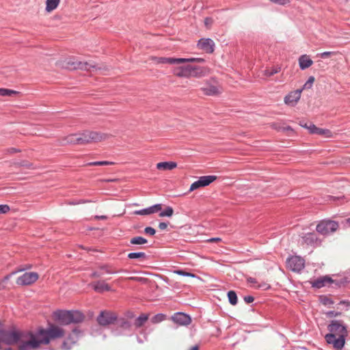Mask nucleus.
I'll use <instances>...</instances> for the list:
<instances>
[{"instance_id": "nucleus-38", "label": "nucleus", "mask_w": 350, "mask_h": 350, "mask_svg": "<svg viewBox=\"0 0 350 350\" xmlns=\"http://www.w3.org/2000/svg\"><path fill=\"white\" fill-rule=\"evenodd\" d=\"M319 300L321 303L325 306L331 305L334 303V301L329 296L326 295L320 296Z\"/></svg>"}, {"instance_id": "nucleus-52", "label": "nucleus", "mask_w": 350, "mask_h": 350, "mask_svg": "<svg viewBox=\"0 0 350 350\" xmlns=\"http://www.w3.org/2000/svg\"><path fill=\"white\" fill-rule=\"evenodd\" d=\"M334 53V52H332V51H325V52H323V53L319 54V55L321 58H327Z\"/></svg>"}, {"instance_id": "nucleus-25", "label": "nucleus", "mask_w": 350, "mask_h": 350, "mask_svg": "<svg viewBox=\"0 0 350 350\" xmlns=\"http://www.w3.org/2000/svg\"><path fill=\"white\" fill-rule=\"evenodd\" d=\"M204 94L206 96H215L219 94L218 88L213 85L208 84L207 86L201 88Z\"/></svg>"}, {"instance_id": "nucleus-39", "label": "nucleus", "mask_w": 350, "mask_h": 350, "mask_svg": "<svg viewBox=\"0 0 350 350\" xmlns=\"http://www.w3.org/2000/svg\"><path fill=\"white\" fill-rule=\"evenodd\" d=\"M94 289L96 292L100 293L111 291L110 286H94Z\"/></svg>"}, {"instance_id": "nucleus-10", "label": "nucleus", "mask_w": 350, "mask_h": 350, "mask_svg": "<svg viewBox=\"0 0 350 350\" xmlns=\"http://www.w3.org/2000/svg\"><path fill=\"white\" fill-rule=\"evenodd\" d=\"M39 278L36 272H25L21 275L16 278V284H33Z\"/></svg>"}, {"instance_id": "nucleus-17", "label": "nucleus", "mask_w": 350, "mask_h": 350, "mask_svg": "<svg viewBox=\"0 0 350 350\" xmlns=\"http://www.w3.org/2000/svg\"><path fill=\"white\" fill-rule=\"evenodd\" d=\"M214 42L211 38H201L198 42L199 49L207 53H212L214 51Z\"/></svg>"}, {"instance_id": "nucleus-46", "label": "nucleus", "mask_w": 350, "mask_h": 350, "mask_svg": "<svg viewBox=\"0 0 350 350\" xmlns=\"http://www.w3.org/2000/svg\"><path fill=\"white\" fill-rule=\"evenodd\" d=\"M144 233L146 234H149L150 236H153L156 233V230L154 228H153L152 227H150V226H147L144 228Z\"/></svg>"}, {"instance_id": "nucleus-64", "label": "nucleus", "mask_w": 350, "mask_h": 350, "mask_svg": "<svg viewBox=\"0 0 350 350\" xmlns=\"http://www.w3.org/2000/svg\"><path fill=\"white\" fill-rule=\"evenodd\" d=\"M188 350H199V346L198 345H194L191 347H190Z\"/></svg>"}, {"instance_id": "nucleus-54", "label": "nucleus", "mask_w": 350, "mask_h": 350, "mask_svg": "<svg viewBox=\"0 0 350 350\" xmlns=\"http://www.w3.org/2000/svg\"><path fill=\"white\" fill-rule=\"evenodd\" d=\"M326 314L329 317H332L339 316L340 314V312H335L334 311H330V312H327Z\"/></svg>"}, {"instance_id": "nucleus-44", "label": "nucleus", "mask_w": 350, "mask_h": 350, "mask_svg": "<svg viewBox=\"0 0 350 350\" xmlns=\"http://www.w3.org/2000/svg\"><path fill=\"white\" fill-rule=\"evenodd\" d=\"M15 164L16 165H18V166L25 167H27L28 169L31 168L32 165H33L32 163H29V162H27V161H25V160L16 162Z\"/></svg>"}, {"instance_id": "nucleus-36", "label": "nucleus", "mask_w": 350, "mask_h": 350, "mask_svg": "<svg viewBox=\"0 0 350 350\" xmlns=\"http://www.w3.org/2000/svg\"><path fill=\"white\" fill-rule=\"evenodd\" d=\"M228 299H229V302L234 306L237 304V294L234 291H230L228 293Z\"/></svg>"}, {"instance_id": "nucleus-7", "label": "nucleus", "mask_w": 350, "mask_h": 350, "mask_svg": "<svg viewBox=\"0 0 350 350\" xmlns=\"http://www.w3.org/2000/svg\"><path fill=\"white\" fill-rule=\"evenodd\" d=\"M328 329L330 332L329 334H333L335 337L346 338L348 335L345 326L338 321H332L328 326Z\"/></svg>"}, {"instance_id": "nucleus-23", "label": "nucleus", "mask_w": 350, "mask_h": 350, "mask_svg": "<svg viewBox=\"0 0 350 350\" xmlns=\"http://www.w3.org/2000/svg\"><path fill=\"white\" fill-rule=\"evenodd\" d=\"M85 319L84 314L80 311H70V323H81Z\"/></svg>"}, {"instance_id": "nucleus-33", "label": "nucleus", "mask_w": 350, "mask_h": 350, "mask_svg": "<svg viewBox=\"0 0 350 350\" xmlns=\"http://www.w3.org/2000/svg\"><path fill=\"white\" fill-rule=\"evenodd\" d=\"M174 209L172 206H167L165 208L159 213V217H171L173 215Z\"/></svg>"}, {"instance_id": "nucleus-34", "label": "nucleus", "mask_w": 350, "mask_h": 350, "mask_svg": "<svg viewBox=\"0 0 350 350\" xmlns=\"http://www.w3.org/2000/svg\"><path fill=\"white\" fill-rule=\"evenodd\" d=\"M79 138L78 133L71 134L67 136L65 139V144H78L77 139Z\"/></svg>"}, {"instance_id": "nucleus-16", "label": "nucleus", "mask_w": 350, "mask_h": 350, "mask_svg": "<svg viewBox=\"0 0 350 350\" xmlns=\"http://www.w3.org/2000/svg\"><path fill=\"white\" fill-rule=\"evenodd\" d=\"M56 321L63 325L70 324V311L57 310L54 312Z\"/></svg>"}, {"instance_id": "nucleus-5", "label": "nucleus", "mask_w": 350, "mask_h": 350, "mask_svg": "<svg viewBox=\"0 0 350 350\" xmlns=\"http://www.w3.org/2000/svg\"><path fill=\"white\" fill-rule=\"evenodd\" d=\"M338 228V224L336 221L324 219L317 225L316 230L323 235H328L335 232Z\"/></svg>"}, {"instance_id": "nucleus-48", "label": "nucleus", "mask_w": 350, "mask_h": 350, "mask_svg": "<svg viewBox=\"0 0 350 350\" xmlns=\"http://www.w3.org/2000/svg\"><path fill=\"white\" fill-rule=\"evenodd\" d=\"M91 201L90 200H72V201H70L68 204H70V205H77V204H83V203H87V202H90Z\"/></svg>"}, {"instance_id": "nucleus-56", "label": "nucleus", "mask_w": 350, "mask_h": 350, "mask_svg": "<svg viewBox=\"0 0 350 350\" xmlns=\"http://www.w3.org/2000/svg\"><path fill=\"white\" fill-rule=\"evenodd\" d=\"M168 226V223L167 222H160L159 224V228L160 230H165Z\"/></svg>"}, {"instance_id": "nucleus-53", "label": "nucleus", "mask_w": 350, "mask_h": 350, "mask_svg": "<svg viewBox=\"0 0 350 350\" xmlns=\"http://www.w3.org/2000/svg\"><path fill=\"white\" fill-rule=\"evenodd\" d=\"M125 316L127 319H132L133 318H135V312L131 311V310H128L125 312Z\"/></svg>"}, {"instance_id": "nucleus-4", "label": "nucleus", "mask_w": 350, "mask_h": 350, "mask_svg": "<svg viewBox=\"0 0 350 350\" xmlns=\"http://www.w3.org/2000/svg\"><path fill=\"white\" fill-rule=\"evenodd\" d=\"M310 283V284H325V283H329V284H347L350 283V272L345 273L338 280H333L329 275H323L311 280Z\"/></svg>"}, {"instance_id": "nucleus-63", "label": "nucleus", "mask_w": 350, "mask_h": 350, "mask_svg": "<svg viewBox=\"0 0 350 350\" xmlns=\"http://www.w3.org/2000/svg\"><path fill=\"white\" fill-rule=\"evenodd\" d=\"M196 62H198V63H203L205 62L204 59L203 58H199V57H196Z\"/></svg>"}, {"instance_id": "nucleus-13", "label": "nucleus", "mask_w": 350, "mask_h": 350, "mask_svg": "<svg viewBox=\"0 0 350 350\" xmlns=\"http://www.w3.org/2000/svg\"><path fill=\"white\" fill-rule=\"evenodd\" d=\"M325 340L328 344H332L336 350H341L345 343V338L335 337L333 334H327Z\"/></svg>"}, {"instance_id": "nucleus-61", "label": "nucleus", "mask_w": 350, "mask_h": 350, "mask_svg": "<svg viewBox=\"0 0 350 350\" xmlns=\"http://www.w3.org/2000/svg\"><path fill=\"white\" fill-rule=\"evenodd\" d=\"M299 124H300V126L301 127H304V128L307 129H308V125H309V124H308L307 122H306L304 121H301Z\"/></svg>"}, {"instance_id": "nucleus-45", "label": "nucleus", "mask_w": 350, "mask_h": 350, "mask_svg": "<svg viewBox=\"0 0 350 350\" xmlns=\"http://www.w3.org/2000/svg\"><path fill=\"white\" fill-rule=\"evenodd\" d=\"M183 66L185 68V71L186 72L187 78L191 77V72H192L193 66L187 64V65H184Z\"/></svg>"}, {"instance_id": "nucleus-40", "label": "nucleus", "mask_w": 350, "mask_h": 350, "mask_svg": "<svg viewBox=\"0 0 350 350\" xmlns=\"http://www.w3.org/2000/svg\"><path fill=\"white\" fill-rule=\"evenodd\" d=\"M174 74L179 77H185L187 78L186 72L185 71V68L183 66H179L176 68Z\"/></svg>"}, {"instance_id": "nucleus-19", "label": "nucleus", "mask_w": 350, "mask_h": 350, "mask_svg": "<svg viewBox=\"0 0 350 350\" xmlns=\"http://www.w3.org/2000/svg\"><path fill=\"white\" fill-rule=\"evenodd\" d=\"M78 334L79 333L76 331H73V332L69 335L62 345L64 349L69 350L72 348V346L75 345L78 340Z\"/></svg>"}, {"instance_id": "nucleus-42", "label": "nucleus", "mask_w": 350, "mask_h": 350, "mask_svg": "<svg viewBox=\"0 0 350 350\" xmlns=\"http://www.w3.org/2000/svg\"><path fill=\"white\" fill-rule=\"evenodd\" d=\"M331 133H332L329 129L318 128L317 133L315 134L319 135H325L326 137H330Z\"/></svg>"}, {"instance_id": "nucleus-11", "label": "nucleus", "mask_w": 350, "mask_h": 350, "mask_svg": "<svg viewBox=\"0 0 350 350\" xmlns=\"http://www.w3.org/2000/svg\"><path fill=\"white\" fill-rule=\"evenodd\" d=\"M176 324L181 326L189 325L191 323V318L189 315L183 312H176L170 318Z\"/></svg>"}, {"instance_id": "nucleus-21", "label": "nucleus", "mask_w": 350, "mask_h": 350, "mask_svg": "<svg viewBox=\"0 0 350 350\" xmlns=\"http://www.w3.org/2000/svg\"><path fill=\"white\" fill-rule=\"evenodd\" d=\"M208 72V69L202 66H193L191 77L202 78L206 76Z\"/></svg>"}, {"instance_id": "nucleus-14", "label": "nucleus", "mask_w": 350, "mask_h": 350, "mask_svg": "<svg viewBox=\"0 0 350 350\" xmlns=\"http://www.w3.org/2000/svg\"><path fill=\"white\" fill-rule=\"evenodd\" d=\"M301 92L302 89L291 92L284 97V103L290 106H295L300 99Z\"/></svg>"}, {"instance_id": "nucleus-24", "label": "nucleus", "mask_w": 350, "mask_h": 350, "mask_svg": "<svg viewBox=\"0 0 350 350\" xmlns=\"http://www.w3.org/2000/svg\"><path fill=\"white\" fill-rule=\"evenodd\" d=\"M177 166V163L173 161L159 162L157 164V168L160 170H171Z\"/></svg>"}, {"instance_id": "nucleus-26", "label": "nucleus", "mask_w": 350, "mask_h": 350, "mask_svg": "<svg viewBox=\"0 0 350 350\" xmlns=\"http://www.w3.org/2000/svg\"><path fill=\"white\" fill-rule=\"evenodd\" d=\"M180 61V58L176 57H159L157 62L160 64H179Z\"/></svg>"}, {"instance_id": "nucleus-55", "label": "nucleus", "mask_w": 350, "mask_h": 350, "mask_svg": "<svg viewBox=\"0 0 350 350\" xmlns=\"http://www.w3.org/2000/svg\"><path fill=\"white\" fill-rule=\"evenodd\" d=\"M254 300V298L252 297V296H245L244 297V301L247 303V304H250L252 302H253Z\"/></svg>"}, {"instance_id": "nucleus-2", "label": "nucleus", "mask_w": 350, "mask_h": 350, "mask_svg": "<svg viewBox=\"0 0 350 350\" xmlns=\"http://www.w3.org/2000/svg\"><path fill=\"white\" fill-rule=\"evenodd\" d=\"M79 138L77 139L78 144L84 145L92 142H97L107 138V135L98 132L85 131L81 133H78Z\"/></svg>"}, {"instance_id": "nucleus-3", "label": "nucleus", "mask_w": 350, "mask_h": 350, "mask_svg": "<svg viewBox=\"0 0 350 350\" xmlns=\"http://www.w3.org/2000/svg\"><path fill=\"white\" fill-rule=\"evenodd\" d=\"M21 334V332L15 329H0V341L7 345H18Z\"/></svg>"}, {"instance_id": "nucleus-22", "label": "nucleus", "mask_w": 350, "mask_h": 350, "mask_svg": "<svg viewBox=\"0 0 350 350\" xmlns=\"http://www.w3.org/2000/svg\"><path fill=\"white\" fill-rule=\"evenodd\" d=\"M150 317L148 313H141L134 321L133 325L136 329L142 327L147 322Z\"/></svg>"}, {"instance_id": "nucleus-35", "label": "nucleus", "mask_w": 350, "mask_h": 350, "mask_svg": "<svg viewBox=\"0 0 350 350\" xmlns=\"http://www.w3.org/2000/svg\"><path fill=\"white\" fill-rule=\"evenodd\" d=\"M281 68L280 66L273 67L271 68H267L265 70V75L266 77H271L275 74L278 73L280 71Z\"/></svg>"}, {"instance_id": "nucleus-50", "label": "nucleus", "mask_w": 350, "mask_h": 350, "mask_svg": "<svg viewBox=\"0 0 350 350\" xmlns=\"http://www.w3.org/2000/svg\"><path fill=\"white\" fill-rule=\"evenodd\" d=\"M180 64L187 62H196V57L191 58H180Z\"/></svg>"}, {"instance_id": "nucleus-8", "label": "nucleus", "mask_w": 350, "mask_h": 350, "mask_svg": "<svg viewBox=\"0 0 350 350\" xmlns=\"http://www.w3.org/2000/svg\"><path fill=\"white\" fill-rule=\"evenodd\" d=\"M286 265L290 270L294 272H299L304 268L305 260L300 256H293L287 259Z\"/></svg>"}, {"instance_id": "nucleus-31", "label": "nucleus", "mask_w": 350, "mask_h": 350, "mask_svg": "<svg viewBox=\"0 0 350 350\" xmlns=\"http://www.w3.org/2000/svg\"><path fill=\"white\" fill-rule=\"evenodd\" d=\"M127 257L129 259H138L142 258L143 260L146 259L147 255L145 252H131L127 255Z\"/></svg>"}, {"instance_id": "nucleus-20", "label": "nucleus", "mask_w": 350, "mask_h": 350, "mask_svg": "<svg viewBox=\"0 0 350 350\" xmlns=\"http://www.w3.org/2000/svg\"><path fill=\"white\" fill-rule=\"evenodd\" d=\"M301 70H304L313 64V61L307 55H301L298 59Z\"/></svg>"}, {"instance_id": "nucleus-57", "label": "nucleus", "mask_w": 350, "mask_h": 350, "mask_svg": "<svg viewBox=\"0 0 350 350\" xmlns=\"http://www.w3.org/2000/svg\"><path fill=\"white\" fill-rule=\"evenodd\" d=\"M213 22V20L211 18L206 17L204 19V25L206 27H208Z\"/></svg>"}, {"instance_id": "nucleus-18", "label": "nucleus", "mask_w": 350, "mask_h": 350, "mask_svg": "<svg viewBox=\"0 0 350 350\" xmlns=\"http://www.w3.org/2000/svg\"><path fill=\"white\" fill-rule=\"evenodd\" d=\"M161 208H162L161 204H156L151 206L135 211V214L139 215H148L157 213V212L160 211L161 210Z\"/></svg>"}, {"instance_id": "nucleus-49", "label": "nucleus", "mask_w": 350, "mask_h": 350, "mask_svg": "<svg viewBox=\"0 0 350 350\" xmlns=\"http://www.w3.org/2000/svg\"><path fill=\"white\" fill-rule=\"evenodd\" d=\"M318 127H317L314 124L309 123L308 130L312 134H315L317 133Z\"/></svg>"}, {"instance_id": "nucleus-51", "label": "nucleus", "mask_w": 350, "mask_h": 350, "mask_svg": "<svg viewBox=\"0 0 350 350\" xmlns=\"http://www.w3.org/2000/svg\"><path fill=\"white\" fill-rule=\"evenodd\" d=\"M269 1L274 3H276L278 5H284L289 3V0H269Z\"/></svg>"}, {"instance_id": "nucleus-27", "label": "nucleus", "mask_w": 350, "mask_h": 350, "mask_svg": "<svg viewBox=\"0 0 350 350\" xmlns=\"http://www.w3.org/2000/svg\"><path fill=\"white\" fill-rule=\"evenodd\" d=\"M167 319V315L163 313H158L150 318V323L153 325L159 324Z\"/></svg>"}, {"instance_id": "nucleus-62", "label": "nucleus", "mask_w": 350, "mask_h": 350, "mask_svg": "<svg viewBox=\"0 0 350 350\" xmlns=\"http://www.w3.org/2000/svg\"><path fill=\"white\" fill-rule=\"evenodd\" d=\"M95 218L96 219L103 220V219H106L107 218V217L106 215H96V216H95Z\"/></svg>"}, {"instance_id": "nucleus-12", "label": "nucleus", "mask_w": 350, "mask_h": 350, "mask_svg": "<svg viewBox=\"0 0 350 350\" xmlns=\"http://www.w3.org/2000/svg\"><path fill=\"white\" fill-rule=\"evenodd\" d=\"M67 64L70 69H81L87 71H90L91 69L96 68L94 65L87 62L72 61L71 59L67 62Z\"/></svg>"}, {"instance_id": "nucleus-28", "label": "nucleus", "mask_w": 350, "mask_h": 350, "mask_svg": "<svg viewBox=\"0 0 350 350\" xmlns=\"http://www.w3.org/2000/svg\"><path fill=\"white\" fill-rule=\"evenodd\" d=\"M174 273H176L180 275L193 278L195 279V281H193V283L196 284H199L202 281V280L200 278L196 276L194 274H193L191 273L187 272L184 270H177V271H175Z\"/></svg>"}, {"instance_id": "nucleus-15", "label": "nucleus", "mask_w": 350, "mask_h": 350, "mask_svg": "<svg viewBox=\"0 0 350 350\" xmlns=\"http://www.w3.org/2000/svg\"><path fill=\"white\" fill-rule=\"evenodd\" d=\"M303 241L308 245L317 247L321 245V241L315 232H308L302 237Z\"/></svg>"}, {"instance_id": "nucleus-60", "label": "nucleus", "mask_w": 350, "mask_h": 350, "mask_svg": "<svg viewBox=\"0 0 350 350\" xmlns=\"http://www.w3.org/2000/svg\"><path fill=\"white\" fill-rule=\"evenodd\" d=\"M339 305H345L346 308H348L350 306V302L348 301H341Z\"/></svg>"}, {"instance_id": "nucleus-32", "label": "nucleus", "mask_w": 350, "mask_h": 350, "mask_svg": "<svg viewBox=\"0 0 350 350\" xmlns=\"http://www.w3.org/2000/svg\"><path fill=\"white\" fill-rule=\"evenodd\" d=\"M148 243V240L142 237H135L130 240L131 245H143Z\"/></svg>"}, {"instance_id": "nucleus-43", "label": "nucleus", "mask_w": 350, "mask_h": 350, "mask_svg": "<svg viewBox=\"0 0 350 350\" xmlns=\"http://www.w3.org/2000/svg\"><path fill=\"white\" fill-rule=\"evenodd\" d=\"M113 162L107 161H94L88 163V165H108L113 164Z\"/></svg>"}, {"instance_id": "nucleus-58", "label": "nucleus", "mask_w": 350, "mask_h": 350, "mask_svg": "<svg viewBox=\"0 0 350 350\" xmlns=\"http://www.w3.org/2000/svg\"><path fill=\"white\" fill-rule=\"evenodd\" d=\"M221 241V239L219 237H213V238L208 239V241L211 242V243L218 242V241Z\"/></svg>"}, {"instance_id": "nucleus-30", "label": "nucleus", "mask_w": 350, "mask_h": 350, "mask_svg": "<svg viewBox=\"0 0 350 350\" xmlns=\"http://www.w3.org/2000/svg\"><path fill=\"white\" fill-rule=\"evenodd\" d=\"M60 0H46V10L51 12L55 10L59 5Z\"/></svg>"}, {"instance_id": "nucleus-47", "label": "nucleus", "mask_w": 350, "mask_h": 350, "mask_svg": "<svg viewBox=\"0 0 350 350\" xmlns=\"http://www.w3.org/2000/svg\"><path fill=\"white\" fill-rule=\"evenodd\" d=\"M10 210L8 204H0V214H5Z\"/></svg>"}, {"instance_id": "nucleus-6", "label": "nucleus", "mask_w": 350, "mask_h": 350, "mask_svg": "<svg viewBox=\"0 0 350 350\" xmlns=\"http://www.w3.org/2000/svg\"><path fill=\"white\" fill-rule=\"evenodd\" d=\"M118 319L116 312L110 310L101 311L97 317L96 321L100 325L107 326L114 323Z\"/></svg>"}, {"instance_id": "nucleus-37", "label": "nucleus", "mask_w": 350, "mask_h": 350, "mask_svg": "<svg viewBox=\"0 0 350 350\" xmlns=\"http://www.w3.org/2000/svg\"><path fill=\"white\" fill-rule=\"evenodd\" d=\"M16 94V91L6 88H0V96H11Z\"/></svg>"}, {"instance_id": "nucleus-9", "label": "nucleus", "mask_w": 350, "mask_h": 350, "mask_svg": "<svg viewBox=\"0 0 350 350\" xmlns=\"http://www.w3.org/2000/svg\"><path fill=\"white\" fill-rule=\"evenodd\" d=\"M217 179V176L214 175L202 176L199 179L193 182L189 188V191H193L198 188L204 187L209 185Z\"/></svg>"}, {"instance_id": "nucleus-1", "label": "nucleus", "mask_w": 350, "mask_h": 350, "mask_svg": "<svg viewBox=\"0 0 350 350\" xmlns=\"http://www.w3.org/2000/svg\"><path fill=\"white\" fill-rule=\"evenodd\" d=\"M64 330L58 325L51 324L46 329L39 328L36 333L21 332L18 350H36L41 345H48L51 340L62 338Z\"/></svg>"}, {"instance_id": "nucleus-41", "label": "nucleus", "mask_w": 350, "mask_h": 350, "mask_svg": "<svg viewBox=\"0 0 350 350\" xmlns=\"http://www.w3.org/2000/svg\"><path fill=\"white\" fill-rule=\"evenodd\" d=\"M315 80L314 77L310 76L309 77L307 81L304 83V86L302 87V90L304 89H310L312 87L313 83Z\"/></svg>"}, {"instance_id": "nucleus-59", "label": "nucleus", "mask_w": 350, "mask_h": 350, "mask_svg": "<svg viewBox=\"0 0 350 350\" xmlns=\"http://www.w3.org/2000/svg\"><path fill=\"white\" fill-rule=\"evenodd\" d=\"M8 152L10 153H15V152H19L21 150L19 149L15 148H10L8 150Z\"/></svg>"}, {"instance_id": "nucleus-29", "label": "nucleus", "mask_w": 350, "mask_h": 350, "mask_svg": "<svg viewBox=\"0 0 350 350\" xmlns=\"http://www.w3.org/2000/svg\"><path fill=\"white\" fill-rule=\"evenodd\" d=\"M31 267V266L29 265L27 267L20 268V269H18L16 271H14L11 272L10 273L8 274L7 275H5L3 278V282H8L10 281V280L11 278H14L18 273L24 271L25 270H26L27 269H30Z\"/></svg>"}]
</instances>
